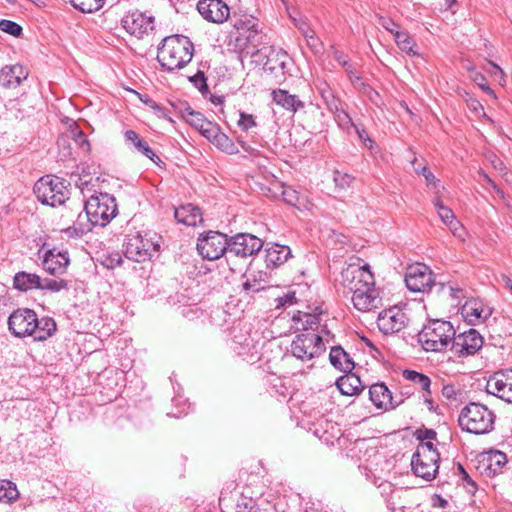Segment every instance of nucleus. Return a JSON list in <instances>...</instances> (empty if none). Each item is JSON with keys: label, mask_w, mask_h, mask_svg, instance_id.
Instances as JSON below:
<instances>
[{"label": "nucleus", "mask_w": 512, "mask_h": 512, "mask_svg": "<svg viewBox=\"0 0 512 512\" xmlns=\"http://www.w3.org/2000/svg\"><path fill=\"white\" fill-rule=\"evenodd\" d=\"M84 210L86 221H82L80 214L74 225L65 231L70 236L72 232L76 236H82L91 231L93 227H105L118 213L116 199L108 193H99L89 197L85 201Z\"/></svg>", "instance_id": "nucleus-1"}, {"label": "nucleus", "mask_w": 512, "mask_h": 512, "mask_svg": "<svg viewBox=\"0 0 512 512\" xmlns=\"http://www.w3.org/2000/svg\"><path fill=\"white\" fill-rule=\"evenodd\" d=\"M193 43L183 35H171L162 40L158 47L157 60L167 71L181 69L193 57Z\"/></svg>", "instance_id": "nucleus-2"}, {"label": "nucleus", "mask_w": 512, "mask_h": 512, "mask_svg": "<svg viewBox=\"0 0 512 512\" xmlns=\"http://www.w3.org/2000/svg\"><path fill=\"white\" fill-rule=\"evenodd\" d=\"M495 421V412L479 402H469L458 415L460 428L475 435H484L493 431Z\"/></svg>", "instance_id": "nucleus-3"}, {"label": "nucleus", "mask_w": 512, "mask_h": 512, "mask_svg": "<svg viewBox=\"0 0 512 512\" xmlns=\"http://www.w3.org/2000/svg\"><path fill=\"white\" fill-rule=\"evenodd\" d=\"M455 329L449 321L432 320L417 334V341L425 351L442 352L452 342Z\"/></svg>", "instance_id": "nucleus-4"}, {"label": "nucleus", "mask_w": 512, "mask_h": 512, "mask_svg": "<svg viewBox=\"0 0 512 512\" xmlns=\"http://www.w3.org/2000/svg\"><path fill=\"white\" fill-rule=\"evenodd\" d=\"M36 198L44 205L56 207L65 202L66 187L59 177L45 175L33 187Z\"/></svg>", "instance_id": "nucleus-5"}, {"label": "nucleus", "mask_w": 512, "mask_h": 512, "mask_svg": "<svg viewBox=\"0 0 512 512\" xmlns=\"http://www.w3.org/2000/svg\"><path fill=\"white\" fill-rule=\"evenodd\" d=\"M249 53V51H247ZM252 57H258L259 61L263 62L264 72L273 75L277 80L284 79L288 54L281 49H274L273 47H264L250 52Z\"/></svg>", "instance_id": "nucleus-6"}, {"label": "nucleus", "mask_w": 512, "mask_h": 512, "mask_svg": "<svg viewBox=\"0 0 512 512\" xmlns=\"http://www.w3.org/2000/svg\"><path fill=\"white\" fill-rule=\"evenodd\" d=\"M325 350L322 337L314 333L297 334L291 343L292 355L302 361L319 357Z\"/></svg>", "instance_id": "nucleus-7"}, {"label": "nucleus", "mask_w": 512, "mask_h": 512, "mask_svg": "<svg viewBox=\"0 0 512 512\" xmlns=\"http://www.w3.org/2000/svg\"><path fill=\"white\" fill-rule=\"evenodd\" d=\"M229 239L226 234L209 231L198 238L197 250L208 260L219 259L222 255L228 256Z\"/></svg>", "instance_id": "nucleus-8"}, {"label": "nucleus", "mask_w": 512, "mask_h": 512, "mask_svg": "<svg viewBox=\"0 0 512 512\" xmlns=\"http://www.w3.org/2000/svg\"><path fill=\"white\" fill-rule=\"evenodd\" d=\"M341 285L344 288H370L374 286V275L368 264H348L341 271Z\"/></svg>", "instance_id": "nucleus-9"}, {"label": "nucleus", "mask_w": 512, "mask_h": 512, "mask_svg": "<svg viewBox=\"0 0 512 512\" xmlns=\"http://www.w3.org/2000/svg\"><path fill=\"white\" fill-rule=\"evenodd\" d=\"M123 247L126 258L143 262L151 257V252L156 251L158 246L137 232L126 236Z\"/></svg>", "instance_id": "nucleus-10"}, {"label": "nucleus", "mask_w": 512, "mask_h": 512, "mask_svg": "<svg viewBox=\"0 0 512 512\" xmlns=\"http://www.w3.org/2000/svg\"><path fill=\"white\" fill-rule=\"evenodd\" d=\"M263 247V241L249 233H238L229 238L228 258H247L257 254Z\"/></svg>", "instance_id": "nucleus-11"}, {"label": "nucleus", "mask_w": 512, "mask_h": 512, "mask_svg": "<svg viewBox=\"0 0 512 512\" xmlns=\"http://www.w3.org/2000/svg\"><path fill=\"white\" fill-rule=\"evenodd\" d=\"M483 337L480 333L471 328L452 338L450 350L458 357H465L476 354L483 346Z\"/></svg>", "instance_id": "nucleus-12"}, {"label": "nucleus", "mask_w": 512, "mask_h": 512, "mask_svg": "<svg viewBox=\"0 0 512 512\" xmlns=\"http://www.w3.org/2000/svg\"><path fill=\"white\" fill-rule=\"evenodd\" d=\"M10 332L18 337L24 338L35 333V312L31 309H17L8 318Z\"/></svg>", "instance_id": "nucleus-13"}, {"label": "nucleus", "mask_w": 512, "mask_h": 512, "mask_svg": "<svg viewBox=\"0 0 512 512\" xmlns=\"http://www.w3.org/2000/svg\"><path fill=\"white\" fill-rule=\"evenodd\" d=\"M405 284L406 288H432L436 282L430 267L417 262L407 267Z\"/></svg>", "instance_id": "nucleus-14"}, {"label": "nucleus", "mask_w": 512, "mask_h": 512, "mask_svg": "<svg viewBox=\"0 0 512 512\" xmlns=\"http://www.w3.org/2000/svg\"><path fill=\"white\" fill-rule=\"evenodd\" d=\"M408 317L398 307H390L379 313L377 326L379 330L387 335L401 331L407 324Z\"/></svg>", "instance_id": "nucleus-15"}, {"label": "nucleus", "mask_w": 512, "mask_h": 512, "mask_svg": "<svg viewBox=\"0 0 512 512\" xmlns=\"http://www.w3.org/2000/svg\"><path fill=\"white\" fill-rule=\"evenodd\" d=\"M486 390L506 402H512V370L496 372L489 378Z\"/></svg>", "instance_id": "nucleus-16"}, {"label": "nucleus", "mask_w": 512, "mask_h": 512, "mask_svg": "<svg viewBox=\"0 0 512 512\" xmlns=\"http://www.w3.org/2000/svg\"><path fill=\"white\" fill-rule=\"evenodd\" d=\"M197 10L200 15L212 23H223L229 15L230 9L222 0H199Z\"/></svg>", "instance_id": "nucleus-17"}, {"label": "nucleus", "mask_w": 512, "mask_h": 512, "mask_svg": "<svg viewBox=\"0 0 512 512\" xmlns=\"http://www.w3.org/2000/svg\"><path fill=\"white\" fill-rule=\"evenodd\" d=\"M461 314L472 325L484 322L492 314V308L480 298H469L461 307Z\"/></svg>", "instance_id": "nucleus-18"}, {"label": "nucleus", "mask_w": 512, "mask_h": 512, "mask_svg": "<svg viewBox=\"0 0 512 512\" xmlns=\"http://www.w3.org/2000/svg\"><path fill=\"white\" fill-rule=\"evenodd\" d=\"M123 28L131 35L141 38L149 30L153 29V18L147 17L140 11H132L126 14L122 21Z\"/></svg>", "instance_id": "nucleus-19"}, {"label": "nucleus", "mask_w": 512, "mask_h": 512, "mask_svg": "<svg viewBox=\"0 0 512 512\" xmlns=\"http://www.w3.org/2000/svg\"><path fill=\"white\" fill-rule=\"evenodd\" d=\"M28 75V70L21 64L5 65L0 69V86L5 89H15L27 79Z\"/></svg>", "instance_id": "nucleus-20"}, {"label": "nucleus", "mask_w": 512, "mask_h": 512, "mask_svg": "<svg viewBox=\"0 0 512 512\" xmlns=\"http://www.w3.org/2000/svg\"><path fill=\"white\" fill-rule=\"evenodd\" d=\"M370 400L377 408L391 410L399 406L403 400H395L384 383H376L369 388Z\"/></svg>", "instance_id": "nucleus-21"}, {"label": "nucleus", "mask_w": 512, "mask_h": 512, "mask_svg": "<svg viewBox=\"0 0 512 512\" xmlns=\"http://www.w3.org/2000/svg\"><path fill=\"white\" fill-rule=\"evenodd\" d=\"M507 463V455L498 450H491L480 461L481 473L488 477H494L502 473Z\"/></svg>", "instance_id": "nucleus-22"}, {"label": "nucleus", "mask_w": 512, "mask_h": 512, "mask_svg": "<svg viewBox=\"0 0 512 512\" xmlns=\"http://www.w3.org/2000/svg\"><path fill=\"white\" fill-rule=\"evenodd\" d=\"M42 254V265L45 271L50 274L62 273L69 263L67 253L57 251V249L40 250Z\"/></svg>", "instance_id": "nucleus-23"}, {"label": "nucleus", "mask_w": 512, "mask_h": 512, "mask_svg": "<svg viewBox=\"0 0 512 512\" xmlns=\"http://www.w3.org/2000/svg\"><path fill=\"white\" fill-rule=\"evenodd\" d=\"M352 302L361 312H368L381 306L379 290H353Z\"/></svg>", "instance_id": "nucleus-24"}, {"label": "nucleus", "mask_w": 512, "mask_h": 512, "mask_svg": "<svg viewBox=\"0 0 512 512\" xmlns=\"http://www.w3.org/2000/svg\"><path fill=\"white\" fill-rule=\"evenodd\" d=\"M440 457L422 458L412 456L411 466L414 474L421 477L426 481H431L435 478L438 472V461Z\"/></svg>", "instance_id": "nucleus-25"}, {"label": "nucleus", "mask_w": 512, "mask_h": 512, "mask_svg": "<svg viewBox=\"0 0 512 512\" xmlns=\"http://www.w3.org/2000/svg\"><path fill=\"white\" fill-rule=\"evenodd\" d=\"M272 99L277 105L292 113H296L305 107V103L297 95L290 94L284 89L273 90Z\"/></svg>", "instance_id": "nucleus-26"}, {"label": "nucleus", "mask_w": 512, "mask_h": 512, "mask_svg": "<svg viewBox=\"0 0 512 512\" xmlns=\"http://www.w3.org/2000/svg\"><path fill=\"white\" fill-rule=\"evenodd\" d=\"M336 386L341 394L347 396L358 395L365 388L360 377L352 371L340 376L336 381Z\"/></svg>", "instance_id": "nucleus-27"}, {"label": "nucleus", "mask_w": 512, "mask_h": 512, "mask_svg": "<svg viewBox=\"0 0 512 512\" xmlns=\"http://www.w3.org/2000/svg\"><path fill=\"white\" fill-rule=\"evenodd\" d=\"M126 143L133 146L138 152L149 158L156 165H159L161 159L156 155L152 148H150L147 141L142 139L134 130H127L124 134Z\"/></svg>", "instance_id": "nucleus-28"}, {"label": "nucleus", "mask_w": 512, "mask_h": 512, "mask_svg": "<svg viewBox=\"0 0 512 512\" xmlns=\"http://www.w3.org/2000/svg\"><path fill=\"white\" fill-rule=\"evenodd\" d=\"M13 288H62L56 281L42 285L38 275L24 271L16 273L13 280Z\"/></svg>", "instance_id": "nucleus-29"}, {"label": "nucleus", "mask_w": 512, "mask_h": 512, "mask_svg": "<svg viewBox=\"0 0 512 512\" xmlns=\"http://www.w3.org/2000/svg\"><path fill=\"white\" fill-rule=\"evenodd\" d=\"M177 222L187 226H196L202 221V214L197 206L192 204L182 205L174 210Z\"/></svg>", "instance_id": "nucleus-30"}, {"label": "nucleus", "mask_w": 512, "mask_h": 512, "mask_svg": "<svg viewBox=\"0 0 512 512\" xmlns=\"http://www.w3.org/2000/svg\"><path fill=\"white\" fill-rule=\"evenodd\" d=\"M329 360L332 366L343 372H350L355 367L352 358L341 346L331 348Z\"/></svg>", "instance_id": "nucleus-31"}, {"label": "nucleus", "mask_w": 512, "mask_h": 512, "mask_svg": "<svg viewBox=\"0 0 512 512\" xmlns=\"http://www.w3.org/2000/svg\"><path fill=\"white\" fill-rule=\"evenodd\" d=\"M35 324V333H32V337L36 341L47 340L57 329L56 322L51 317H42L41 319H38L35 314Z\"/></svg>", "instance_id": "nucleus-32"}, {"label": "nucleus", "mask_w": 512, "mask_h": 512, "mask_svg": "<svg viewBox=\"0 0 512 512\" xmlns=\"http://www.w3.org/2000/svg\"><path fill=\"white\" fill-rule=\"evenodd\" d=\"M265 35L259 29V26H254L247 33L236 36V45L241 49L256 48L263 43Z\"/></svg>", "instance_id": "nucleus-33"}, {"label": "nucleus", "mask_w": 512, "mask_h": 512, "mask_svg": "<svg viewBox=\"0 0 512 512\" xmlns=\"http://www.w3.org/2000/svg\"><path fill=\"white\" fill-rule=\"evenodd\" d=\"M308 308L311 309V312H305L303 314L304 319L302 321V326L298 327V329H312L313 326H316L320 323V315L326 313V309H323L322 303L316 304L314 307L308 305Z\"/></svg>", "instance_id": "nucleus-34"}, {"label": "nucleus", "mask_w": 512, "mask_h": 512, "mask_svg": "<svg viewBox=\"0 0 512 512\" xmlns=\"http://www.w3.org/2000/svg\"><path fill=\"white\" fill-rule=\"evenodd\" d=\"M402 376L404 379L418 385L427 395H431V380L427 375L406 369L403 371Z\"/></svg>", "instance_id": "nucleus-35"}, {"label": "nucleus", "mask_w": 512, "mask_h": 512, "mask_svg": "<svg viewBox=\"0 0 512 512\" xmlns=\"http://www.w3.org/2000/svg\"><path fill=\"white\" fill-rule=\"evenodd\" d=\"M292 21L300 33L307 39V43L310 47H316L318 45L319 39L315 36L313 29L310 27L308 21L302 17L296 18L292 17Z\"/></svg>", "instance_id": "nucleus-36"}, {"label": "nucleus", "mask_w": 512, "mask_h": 512, "mask_svg": "<svg viewBox=\"0 0 512 512\" xmlns=\"http://www.w3.org/2000/svg\"><path fill=\"white\" fill-rule=\"evenodd\" d=\"M290 256V249L287 246H276L267 252L268 264L278 266L287 261Z\"/></svg>", "instance_id": "nucleus-37"}, {"label": "nucleus", "mask_w": 512, "mask_h": 512, "mask_svg": "<svg viewBox=\"0 0 512 512\" xmlns=\"http://www.w3.org/2000/svg\"><path fill=\"white\" fill-rule=\"evenodd\" d=\"M254 26H259L258 19L251 15H241L240 17L233 18V27L237 30L238 35L241 36L247 33Z\"/></svg>", "instance_id": "nucleus-38"}, {"label": "nucleus", "mask_w": 512, "mask_h": 512, "mask_svg": "<svg viewBox=\"0 0 512 512\" xmlns=\"http://www.w3.org/2000/svg\"><path fill=\"white\" fill-rule=\"evenodd\" d=\"M395 42L399 49L408 55L416 56L418 55L417 51L414 49L416 44L412 37H410L406 32L400 31L395 32Z\"/></svg>", "instance_id": "nucleus-39"}, {"label": "nucleus", "mask_w": 512, "mask_h": 512, "mask_svg": "<svg viewBox=\"0 0 512 512\" xmlns=\"http://www.w3.org/2000/svg\"><path fill=\"white\" fill-rule=\"evenodd\" d=\"M455 474L459 477V481L463 488L471 495H475L478 490V485L468 474L462 464L457 463Z\"/></svg>", "instance_id": "nucleus-40"}, {"label": "nucleus", "mask_w": 512, "mask_h": 512, "mask_svg": "<svg viewBox=\"0 0 512 512\" xmlns=\"http://www.w3.org/2000/svg\"><path fill=\"white\" fill-rule=\"evenodd\" d=\"M235 503L234 512H256V502L251 497L244 496L243 494H237L233 496Z\"/></svg>", "instance_id": "nucleus-41"}, {"label": "nucleus", "mask_w": 512, "mask_h": 512, "mask_svg": "<svg viewBox=\"0 0 512 512\" xmlns=\"http://www.w3.org/2000/svg\"><path fill=\"white\" fill-rule=\"evenodd\" d=\"M70 3L83 13H92L103 7L104 0H70Z\"/></svg>", "instance_id": "nucleus-42"}, {"label": "nucleus", "mask_w": 512, "mask_h": 512, "mask_svg": "<svg viewBox=\"0 0 512 512\" xmlns=\"http://www.w3.org/2000/svg\"><path fill=\"white\" fill-rule=\"evenodd\" d=\"M18 496V490L16 485L9 480L0 481V501L10 502L16 499Z\"/></svg>", "instance_id": "nucleus-43"}, {"label": "nucleus", "mask_w": 512, "mask_h": 512, "mask_svg": "<svg viewBox=\"0 0 512 512\" xmlns=\"http://www.w3.org/2000/svg\"><path fill=\"white\" fill-rule=\"evenodd\" d=\"M221 151L233 155L238 153V148L233 143L231 139L228 138L227 135L220 132L218 135H216V139L213 142Z\"/></svg>", "instance_id": "nucleus-44"}, {"label": "nucleus", "mask_w": 512, "mask_h": 512, "mask_svg": "<svg viewBox=\"0 0 512 512\" xmlns=\"http://www.w3.org/2000/svg\"><path fill=\"white\" fill-rule=\"evenodd\" d=\"M184 118L186 121L194 126L197 130H200L205 126V124L208 122L205 120L204 116L200 112L194 111L191 107H187L184 110Z\"/></svg>", "instance_id": "nucleus-45"}, {"label": "nucleus", "mask_w": 512, "mask_h": 512, "mask_svg": "<svg viewBox=\"0 0 512 512\" xmlns=\"http://www.w3.org/2000/svg\"><path fill=\"white\" fill-rule=\"evenodd\" d=\"M438 214L442 222L449 226L452 232L456 234V231L460 227V224L458 221H456L453 211L446 206H441L440 210L438 211Z\"/></svg>", "instance_id": "nucleus-46"}, {"label": "nucleus", "mask_w": 512, "mask_h": 512, "mask_svg": "<svg viewBox=\"0 0 512 512\" xmlns=\"http://www.w3.org/2000/svg\"><path fill=\"white\" fill-rule=\"evenodd\" d=\"M413 456L422 458L440 457L436 447L431 441L420 442Z\"/></svg>", "instance_id": "nucleus-47"}, {"label": "nucleus", "mask_w": 512, "mask_h": 512, "mask_svg": "<svg viewBox=\"0 0 512 512\" xmlns=\"http://www.w3.org/2000/svg\"><path fill=\"white\" fill-rule=\"evenodd\" d=\"M189 80L199 90L202 96L207 97L208 94H210L204 72L198 71L195 75L189 77Z\"/></svg>", "instance_id": "nucleus-48"}, {"label": "nucleus", "mask_w": 512, "mask_h": 512, "mask_svg": "<svg viewBox=\"0 0 512 512\" xmlns=\"http://www.w3.org/2000/svg\"><path fill=\"white\" fill-rule=\"evenodd\" d=\"M0 30L14 37H19L23 31L18 23L6 19L0 20Z\"/></svg>", "instance_id": "nucleus-49"}, {"label": "nucleus", "mask_w": 512, "mask_h": 512, "mask_svg": "<svg viewBox=\"0 0 512 512\" xmlns=\"http://www.w3.org/2000/svg\"><path fill=\"white\" fill-rule=\"evenodd\" d=\"M412 165H413L414 171L417 174H421L424 176L428 185L435 184L438 181L436 179V177L434 176V174L429 170V168L426 165H422V164L418 163L416 158L412 161Z\"/></svg>", "instance_id": "nucleus-50"}, {"label": "nucleus", "mask_w": 512, "mask_h": 512, "mask_svg": "<svg viewBox=\"0 0 512 512\" xmlns=\"http://www.w3.org/2000/svg\"><path fill=\"white\" fill-rule=\"evenodd\" d=\"M139 98L146 106L151 108L159 118L167 117L165 109L161 107L158 103H156L153 99H151L148 95L139 94Z\"/></svg>", "instance_id": "nucleus-51"}, {"label": "nucleus", "mask_w": 512, "mask_h": 512, "mask_svg": "<svg viewBox=\"0 0 512 512\" xmlns=\"http://www.w3.org/2000/svg\"><path fill=\"white\" fill-rule=\"evenodd\" d=\"M274 301L276 303V306H275L276 309H281L286 306H291L293 304L298 303V299L296 298L295 291H290L287 294H285L284 296L277 297Z\"/></svg>", "instance_id": "nucleus-52"}, {"label": "nucleus", "mask_w": 512, "mask_h": 512, "mask_svg": "<svg viewBox=\"0 0 512 512\" xmlns=\"http://www.w3.org/2000/svg\"><path fill=\"white\" fill-rule=\"evenodd\" d=\"M333 179H334L336 186L341 189H345V188L349 187L354 180V178L351 175H349L347 173L340 172L338 170H336L334 172Z\"/></svg>", "instance_id": "nucleus-53"}, {"label": "nucleus", "mask_w": 512, "mask_h": 512, "mask_svg": "<svg viewBox=\"0 0 512 512\" xmlns=\"http://www.w3.org/2000/svg\"><path fill=\"white\" fill-rule=\"evenodd\" d=\"M471 77L473 81L488 95H494V91L490 88V86L487 84V80L484 77L483 74L480 72L475 71L474 69L471 71Z\"/></svg>", "instance_id": "nucleus-54"}, {"label": "nucleus", "mask_w": 512, "mask_h": 512, "mask_svg": "<svg viewBox=\"0 0 512 512\" xmlns=\"http://www.w3.org/2000/svg\"><path fill=\"white\" fill-rule=\"evenodd\" d=\"M256 125L257 124L253 115L247 114L245 112H240L238 126L243 131H248L249 129L255 127Z\"/></svg>", "instance_id": "nucleus-55"}, {"label": "nucleus", "mask_w": 512, "mask_h": 512, "mask_svg": "<svg viewBox=\"0 0 512 512\" xmlns=\"http://www.w3.org/2000/svg\"><path fill=\"white\" fill-rule=\"evenodd\" d=\"M333 58L341 65L347 74H351L354 69L353 65L350 63L348 56L345 55L342 51L334 50Z\"/></svg>", "instance_id": "nucleus-56"}, {"label": "nucleus", "mask_w": 512, "mask_h": 512, "mask_svg": "<svg viewBox=\"0 0 512 512\" xmlns=\"http://www.w3.org/2000/svg\"><path fill=\"white\" fill-rule=\"evenodd\" d=\"M74 142L84 151H89L90 144L85 134L77 127L71 131Z\"/></svg>", "instance_id": "nucleus-57"}, {"label": "nucleus", "mask_w": 512, "mask_h": 512, "mask_svg": "<svg viewBox=\"0 0 512 512\" xmlns=\"http://www.w3.org/2000/svg\"><path fill=\"white\" fill-rule=\"evenodd\" d=\"M348 77L356 89L363 92L366 90H370L371 92H374L377 95V92L374 89H372L369 85H367L363 81V79L355 73L354 69L352 70L351 74H348Z\"/></svg>", "instance_id": "nucleus-58"}, {"label": "nucleus", "mask_w": 512, "mask_h": 512, "mask_svg": "<svg viewBox=\"0 0 512 512\" xmlns=\"http://www.w3.org/2000/svg\"><path fill=\"white\" fill-rule=\"evenodd\" d=\"M334 117L338 125L343 129H349L350 127H353L355 125L352 122L350 115L345 110H341L340 112L335 114Z\"/></svg>", "instance_id": "nucleus-59"}, {"label": "nucleus", "mask_w": 512, "mask_h": 512, "mask_svg": "<svg viewBox=\"0 0 512 512\" xmlns=\"http://www.w3.org/2000/svg\"><path fill=\"white\" fill-rule=\"evenodd\" d=\"M199 131L204 137H206L208 140H212L213 142L216 139V135L220 133L219 128L209 121Z\"/></svg>", "instance_id": "nucleus-60"}, {"label": "nucleus", "mask_w": 512, "mask_h": 512, "mask_svg": "<svg viewBox=\"0 0 512 512\" xmlns=\"http://www.w3.org/2000/svg\"><path fill=\"white\" fill-rule=\"evenodd\" d=\"M282 197L287 204L292 206H296L299 199L297 191L290 187H286L283 189Z\"/></svg>", "instance_id": "nucleus-61"}, {"label": "nucleus", "mask_w": 512, "mask_h": 512, "mask_svg": "<svg viewBox=\"0 0 512 512\" xmlns=\"http://www.w3.org/2000/svg\"><path fill=\"white\" fill-rule=\"evenodd\" d=\"M416 437L420 442L436 440L437 433L433 429H418L416 431Z\"/></svg>", "instance_id": "nucleus-62"}, {"label": "nucleus", "mask_w": 512, "mask_h": 512, "mask_svg": "<svg viewBox=\"0 0 512 512\" xmlns=\"http://www.w3.org/2000/svg\"><path fill=\"white\" fill-rule=\"evenodd\" d=\"M325 100L329 111L334 115L343 110L340 100L335 98L333 94L329 93V97H325Z\"/></svg>", "instance_id": "nucleus-63"}, {"label": "nucleus", "mask_w": 512, "mask_h": 512, "mask_svg": "<svg viewBox=\"0 0 512 512\" xmlns=\"http://www.w3.org/2000/svg\"><path fill=\"white\" fill-rule=\"evenodd\" d=\"M379 24L387 31H389L394 37L395 32H400L398 30V25L391 19L388 18H380Z\"/></svg>", "instance_id": "nucleus-64"}]
</instances>
